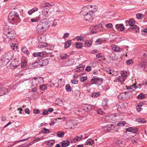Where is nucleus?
I'll return each instance as SVG.
<instances>
[{"instance_id":"obj_45","label":"nucleus","mask_w":147,"mask_h":147,"mask_svg":"<svg viewBox=\"0 0 147 147\" xmlns=\"http://www.w3.org/2000/svg\"><path fill=\"white\" fill-rule=\"evenodd\" d=\"M76 47L77 48L80 49L82 47V44L81 43L76 42Z\"/></svg>"},{"instance_id":"obj_62","label":"nucleus","mask_w":147,"mask_h":147,"mask_svg":"<svg viewBox=\"0 0 147 147\" xmlns=\"http://www.w3.org/2000/svg\"><path fill=\"white\" fill-rule=\"evenodd\" d=\"M121 74L122 77H125L127 76V74L126 73H125L123 71H122Z\"/></svg>"},{"instance_id":"obj_61","label":"nucleus","mask_w":147,"mask_h":147,"mask_svg":"<svg viewBox=\"0 0 147 147\" xmlns=\"http://www.w3.org/2000/svg\"><path fill=\"white\" fill-rule=\"evenodd\" d=\"M34 113L36 114H38L40 111L38 109H34Z\"/></svg>"},{"instance_id":"obj_13","label":"nucleus","mask_w":147,"mask_h":147,"mask_svg":"<svg viewBox=\"0 0 147 147\" xmlns=\"http://www.w3.org/2000/svg\"><path fill=\"white\" fill-rule=\"evenodd\" d=\"M146 63L144 61L141 62L138 65V69L141 70L144 69L146 67Z\"/></svg>"},{"instance_id":"obj_39","label":"nucleus","mask_w":147,"mask_h":147,"mask_svg":"<svg viewBox=\"0 0 147 147\" xmlns=\"http://www.w3.org/2000/svg\"><path fill=\"white\" fill-rule=\"evenodd\" d=\"M142 58L143 59V61H144L146 63H147V53H144L143 54Z\"/></svg>"},{"instance_id":"obj_46","label":"nucleus","mask_w":147,"mask_h":147,"mask_svg":"<svg viewBox=\"0 0 147 147\" xmlns=\"http://www.w3.org/2000/svg\"><path fill=\"white\" fill-rule=\"evenodd\" d=\"M65 89L67 92H70L71 91V87L69 84H67L66 86Z\"/></svg>"},{"instance_id":"obj_31","label":"nucleus","mask_w":147,"mask_h":147,"mask_svg":"<svg viewBox=\"0 0 147 147\" xmlns=\"http://www.w3.org/2000/svg\"><path fill=\"white\" fill-rule=\"evenodd\" d=\"M125 107L124 104L123 103H121L118 105L117 109L118 110H121L122 109H125Z\"/></svg>"},{"instance_id":"obj_9","label":"nucleus","mask_w":147,"mask_h":147,"mask_svg":"<svg viewBox=\"0 0 147 147\" xmlns=\"http://www.w3.org/2000/svg\"><path fill=\"white\" fill-rule=\"evenodd\" d=\"M93 11H90L87 13L84 16V18L86 20L88 21H90L92 20L93 18Z\"/></svg>"},{"instance_id":"obj_2","label":"nucleus","mask_w":147,"mask_h":147,"mask_svg":"<svg viewBox=\"0 0 147 147\" xmlns=\"http://www.w3.org/2000/svg\"><path fill=\"white\" fill-rule=\"evenodd\" d=\"M3 32L9 38L11 39L15 38L16 33L13 29L9 28V26H5L3 30Z\"/></svg>"},{"instance_id":"obj_18","label":"nucleus","mask_w":147,"mask_h":147,"mask_svg":"<svg viewBox=\"0 0 147 147\" xmlns=\"http://www.w3.org/2000/svg\"><path fill=\"white\" fill-rule=\"evenodd\" d=\"M9 62V61L6 58H5L4 57V58H3V59L1 60L0 61V63H2V66H5Z\"/></svg>"},{"instance_id":"obj_58","label":"nucleus","mask_w":147,"mask_h":147,"mask_svg":"<svg viewBox=\"0 0 147 147\" xmlns=\"http://www.w3.org/2000/svg\"><path fill=\"white\" fill-rule=\"evenodd\" d=\"M136 85L134 84L131 86H129V88H128L129 89L132 90V91L134 90L133 88H135L136 87Z\"/></svg>"},{"instance_id":"obj_15","label":"nucleus","mask_w":147,"mask_h":147,"mask_svg":"<svg viewBox=\"0 0 147 147\" xmlns=\"http://www.w3.org/2000/svg\"><path fill=\"white\" fill-rule=\"evenodd\" d=\"M126 130L129 132H132L133 133H136L138 131V130L136 128L132 127L127 128Z\"/></svg>"},{"instance_id":"obj_60","label":"nucleus","mask_w":147,"mask_h":147,"mask_svg":"<svg viewBox=\"0 0 147 147\" xmlns=\"http://www.w3.org/2000/svg\"><path fill=\"white\" fill-rule=\"evenodd\" d=\"M46 3H43L40 5L39 6V8L40 9L43 8L45 7V5H46Z\"/></svg>"},{"instance_id":"obj_63","label":"nucleus","mask_w":147,"mask_h":147,"mask_svg":"<svg viewBox=\"0 0 147 147\" xmlns=\"http://www.w3.org/2000/svg\"><path fill=\"white\" fill-rule=\"evenodd\" d=\"M96 42L97 43L98 45L101 44L102 43V41L100 40V39H98L96 41Z\"/></svg>"},{"instance_id":"obj_51","label":"nucleus","mask_w":147,"mask_h":147,"mask_svg":"<svg viewBox=\"0 0 147 147\" xmlns=\"http://www.w3.org/2000/svg\"><path fill=\"white\" fill-rule=\"evenodd\" d=\"M16 44L15 43H12V45H11V47L12 48L13 50H14L15 49H17L18 46H16Z\"/></svg>"},{"instance_id":"obj_36","label":"nucleus","mask_w":147,"mask_h":147,"mask_svg":"<svg viewBox=\"0 0 147 147\" xmlns=\"http://www.w3.org/2000/svg\"><path fill=\"white\" fill-rule=\"evenodd\" d=\"M102 105L105 109H107L108 108L107 102L106 100H103L102 101Z\"/></svg>"},{"instance_id":"obj_57","label":"nucleus","mask_w":147,"mask_h":147,"mask_svg":"<svg viewBox=\"0 0 147 147\" xmlns=\"http://www.w3.org/2000/svg\"><path fill=\"white\" fill-rule=\"evenodd\" d=\"M71 82L72 83L74 84H76L78 83V81L76 79H74V80H71Z\"/></svg>"},{"instance_id":"obj_33","label":"nucleus","mask_w":147,"mask_h":147,"mask_svg":"<svg viewBox=\"0 0 147 147\" xmlns=\"http://www.w3.org/2000/svg\"><path fill=\"white\" fill-rule=\"evenodd\" d=\"M92 43V42L90 40H88L86 41L85 43V47H90Z\"/></svg>"},{"instance_id":"obj_56","label":"nucleus","mask_w":147,"mask_h":147,"mask_svg":"<svg viewBox=\"0 0 147 147\" xmlns=\"http://www.w3.org/2000/svg\"><path fill=\"white\" fill-rule=\"evenodd\" d=\"M87 79V78L86 76H83L80 78V80L81 82H83L86 80Z\"/></svg>"},{"instance_id":"obj_17","label":"nucleus","mask_w":147,"mask_h":147,"mask_svg":"<svg viewBox=\"0 0 147 147\" xmlns=\"http://www.w3.org/2000/svg\"><path fill=\"white\" fill-rule=\"evenodd\" d=\"M115 27L118 30L123 31V30L124 27L123 24H117L115 25Z\"/></svg>"},{"instance_id":"obj_53","label":"nucleus","mask_w":147,"mask_h":147,"mask_svg":"<svg viewBox=\"0 0 147 147\" xmlns=\"http://www.w3.org/2000/svg\"><path fill=\"white\" fill-rule=\"evenodd\" d=\"M142 105H139L136 107V110L137 111L140 112L141 111V107Z\"/></svg>"},{"instance_id":"obj_49","label":"nucleus","mask_w":147,"mask_h":147,"mask_svg":"<svg viewBox=\"0 0 147 147\" xmlns=\"http://www.w3.org/2000/svg\"><path fill=\"white\" fill-rule=\"evenodd\" d=\"M133 61L132 59H129L128 60L126 61V63L127 65H129L133 63Z\"/></svg>"},{"instance_id":"obj_28","label":"nucleus","mask_w":147,"mask_h":147,"mask_svg":"<svg viewBox=\"0 0 147 147\" xmlns=\"http://www.w3.org/2000/svg\"><path fill=\"white\" fill-rule=\"evenodd\" d=\"M72 93L73 95L76 96H79L80 94V91L77 90H75L73 91Z\"/></svg>"},{"instance_id":"obj_21","label":"nucleus","mask_w":147,"mask_h":147,"mask_svg":"<svg viewBox=\"0 0 147 147\" xmlns=\"http://www.w3.org/2000/svg\"><path fill=\"white\" fill-rule=\"evenodd\" d=\"M91 107L90 105H85L84 107L83 110L86 112H88L91 110Z\"/></svg>"},{"instance_id":"obj_25","label":"nucleus","mask_w":147,"mask_h":147,"mask_svg":"<svg viewBox=\"0 0 147 147\" xmlns=\"http://www.w3.org/2000/svg\"><path fill=\"white\" fill-rule=\"evenodd\" d=\"M38 8L37 7H34L32 9L28 11V13L30 15H31L33 13L38 11Z\"/></svg>"},{"instance_id":"obj_41","label":"nucleus","mask_w":147,"mask_h":147,"mask_svg":"<svg viewBox=\"0 0 147 147\" xmlns=\"http://www.w3.org/2000/svg\"><path fill=\"white\" fill-rule=\"evenodd\" d=\"M136 17L138 19H141L144 17V15L141 13H138L136 14Z\"/></svg>"},{"instance_id":"obj_64","label":"nucleus","mask_w":147,"mask_h":147,"mask_svg":"<svg viewBox=\"0 0 147 147\" xmlns=\"http://www.w3.org/2000/svg\"><path fill=\"white\" fill-rule=\"evenodd\" d=\"M69 35V34L68 33H66L64 35L63 37L64 38H65L68 37Z\"/></svg>"},{"instance_id":"obj_38","label":"nucleus","mask_w":147,"mask_h":147,"mask_svg":"<svg viewBox=\"0 0 147 147\" xmlns=\"http://www.w3.org/2000/svg\"><path fill=\"white\" fill-rule=\"evenodd\" d=\"M104 25L103 23H101L97 25L98 28V30L101 31L102 30L103 27Z\"/></svg>"},{"instance_id":"obj_59","label":"nucleus","mask_w":147,"mask_h":147,"mask_svg":"<svg viewBox=\"0 0 147 147\" xmlns=\"http://www.w3.org/2000/svg\"><path fill=\"white\" fill-rule=\"evenodd\" d=\"M25 112L26 113L29 114L30 113V111L28 108H26L25 109Z\"/></svg>"},{"instance_id":"obj_8","label":"nucleus","mask_w":147,"mask_h":147,"mask_svg":"<svg viewBox=\"0 0 147 147\" xmlns=\"http://www.w3.org/2000/svg\"><path fill=\"white\" fill-rule=\"evenodd\" d=\"M46 5H45V7L42 10V14L44 16H45L48 14L49 9L51 8V5L49 3H46Z\"/></svg>"},{"instance_id":"obj_5","label":"nucleus","mask_w":147,"mask_h":147,"mask_svg":"<svg viewBox=\"0 0 147 147\" xmlns=\"http://www.w3.org/2000/svg\"><path fill=\"white\" fill-rule=\"evenodd\" d=\"M44 81L43 78L40 77L38 78H34L31 80L33 86L37 87L38 85H40V84Z\"/></svg>"},{"instance_id":"obj_12","label":"nucleus","mask_w":147,"mask_h":147,"mask_svg":"<svg viewBox=\"0 0 147 147\" xmlns=\"http://www.w3.org/2000/svg\"><path fill=\"white\" fill-rule=\"evenodd\" d=\"M13 55V52L12 51H10L6 52L5 53V57L10 61Z\"/></svg>"},{"instance_id":"obj_10","label":"nucleus","mask_w":147,"mask_h":147,"mask_svg":"<svg viewBox=\"0 0 147 147\" xmlns=\"http://www.w3.org/2000/svg\"><path fill=\"white\" fill-rule=\"evenodd\" d=\"M41 64V63H39L38 62H35L32 64V66L35 67L36 66V67H38V65H40V66H44L48 64L49 62L48 59H45L43 60H42Z\"/></svg>"},{"instance_id":"obj_7","label":"nucleus","mask_w":147,"mask_h":147,"mask_svg":"<svg viewBox=\"0 0 147 147\" xmlns=\"http://www.w3.org/2000/svg\"><path fill=\"white\" fill-rule=\"evenodd\" d=\"M87 138V137H83V136L82 135H81L80 136H77L72 139L70 138L69 139V140H71L70 142L71 143H75L78 141H80L81 140L83 139H84Z\"/></svg>"},{"instance_id":"obj_26","label":"nucleus","mask_w":147,"mask_h":147,"mask_svg":"<svg viewBox=\"0 0 147 147\" xmlns=\"http://www.w3.org/2000/svg\"><path fill=\"white\" fill-rule=\"evenodd\" d=\"M136 121L141 123H143L146 122V121L142 118L136 119Z\"/></svg>"},{"instance_id":"obj_43","label":"nucleus","mask_w":147,"mask_h":147,"mask_svg":"<svg viewBox=\"0 0 147 147\" xmlns=\"http://www.w3.org/2000/svg\"><path fill=\"white\" fill-rule=\"evenodd\" d=\"M40 20V18L39 17H36L35 18H32L31 21L33 22H36Z\"/></svg>"},{"instance_id":"obj_50","label":"nucleus","mask_w":147,"mask_h":147,"mask_svg":"<svg viewBox=\"0 0 147 147\" xmlns=\"http://www.w3.org/2000/svg\"><path fill=\"white\" fill-rule=\"evenodd\" d=\"M67 125L68 126V128L71 129L74 128V127H73V124L71 122H68L67 123Z\"/></svg>"},{"instance_id":"obj_48","label":"nucleus","mask_w":147,"mask_h":147,"mask_svg":"<svg viewBox=\"0 0 147 147\" xmlns=\"http://www.w3.org/2000/svg\"><path fill=\"white\" fill-rule=\"evenodd\" d=\"M117 79L118 82H121V83L123 82L125 80V79L122 77L118 78Z\"/></svg>"},{"instance_id":"obj_37","label":"nucleus","mask_w":147,"mask_h":147,"mask_svg":"<svg viewBox=\"0 0 147 147\" xmlns=\"http://www.w3.org/2000/svg\"><path fill=\"white\" fill-rule=\"evenodd\" d=\"M49 129H47L45 127L42 128L41 130L42 132L44 134L49 133Z\"/></svg>"},{"instance_id":"obj_1","label":"nucleus","mask_w":147,"mask_h":147,"mask_svg":"<svg viewBox=\"0 0 147 147\" xmlns=\"http://www.w3.org/2000/svg\"><path fill=\"white\" fill-rule=\"evenodd\" d=\"M50 25L46 20H43L37 25L36 32L39 34H42L49 28Z\"/></svg>"},{"instance_id":"obj_30","label":"nucleus","mask_w":147,"mask_h":147,"mask_svg":"<svg viewBox=\"0 0 147 147\" xmlns=\"http://www.w3.org/2000/svg\"><path fill=\"white\" fill-rule=\"evenodd\" d=\"M71 44V41L68 40L65 42V48H67L69 47Z\"/></svg>"},{"instance_id":"obj_27","label":"nucleus","mask_w":147,"mask_h":147,"mask_svg":"<svg viewBox=\"0 0 147 147\" xmlns=\"http://www.w3.org/2000/svg\"><path fill=\"white\" fill-rule=\"evenodd\" d=\"M111 48L113 50L116 52L118 51L120 49L119 47L116 45L112 46Z\"/></svg>"},{"instance_id":"obj_16","label":"nucleus","mask_w":147,"mask_h":147,"mask_svg":"<svg viewBox=\"0 0 147 147\" xmlns=\"http://www.w3.org/2000/svg\"><path fill=\"white\" fill-rule=\"evenodd\" d=\"M61 147H66L69 145L70 141L68 140H64L61 142Z\"/></svg>"},{"instance_id":"obj_52","label":"nucleus","mask_w":147,"mask_h":147,"mask_svg":"<svg viewBox=\"0 0 147 147\" xmlns=\"http://www.w3.org/2000/svg\"><path fill=\"white\" fill-rule=\"evenodd\" d=\"M26 64V60H24L23 62L22 63L21 67L22 68H24L25 67Z\"/></svg>"},{"instance_id":"obj_54","label":"nucleus","mask_w":147,"mask_h":147,"mask_svg":"<svg viewBox=\"0 0 147 147\" xmlns=\"http://www.w3.org/2000/svg\"><path fill=\"white\" fill-rule=\"evenodd\" d=\"M105 26L107 28H111L113 27V25L111 23L106 24Z\"/></svg>"},{"instance_id":"obj_3","label":"nucleus","mask_w":147,"mask_h":147,"mask_svg":"<svg viewBox=\"0 0 147 147\" xmlns=\"http://www.w3.org/2000/svg\"><path fill=\"white\" fill-rule=\"evenodd\" d=\"M125 25L126 26L129 27L128 29H131L136 32H138L139 30V27L138 26L135 25V22L133 19H130L129 20L125 21Z\"/></svg>"},{"instance_id":"obj_4","label":"nucleus","mask_w":147,"mask_h":147,"mask_svg":"<svg viewBox=\"0 0 147 147\" xmlns=\"http://www.w3.org/2000/svg\"><path fill=\"white\" fill-rule=\"evenodd\" d=\"M19 17L18 13L15 11H12L9 13L8 18L9 20L13 21L16 23L19 19Z\"/></svg>"},{"instance_id":"obj_40","label":"nucleus","mask_w":147,"mask_h":147,"mask_svg":"<svg viewBox=\"0 0 147 147\" xmlns=\"http://www.w3.org/2000/svg\"><path fill=\"white\" fill-rule=\"evenodd\" d=\"M137 98L138 99H142L145 98V96L142 93H140L137 96Z\"/></svg>"},{"instance_id":"obj_19","label":"nucleus","mask_w":147,"mask_h":147,"mask_svg":"<svg viewBox=\"0 0 147 147\" xmlns=\"http://www.w3.org/2000/svg\"><path fill=\"white\" fill-rule=\"evenodd\" d=\"M44 53L43 52L34 53L33 54V56L35 57H42Z\"/></svg>"},{"instance_id":"obj_23","label":"nucleus","mask_w":147,"mask_h":147,"mask_svg":"<svg viewBox=\"0 0 147 147\" xmlns=\"http://www.w3.org/2000/svg\"><path fill=\"white\" fill-rule=\"evenodd\" d=\"M126 96L127 100L128 98H130L133 96V93L131 91H129L127 92H126Z\"/></svg>"},{"instance_id":"obj_55","label":"nucleus","mask_w":147,"mask_h":147,"mask_svg":"<svg viewBox=\"0 0 147 147\" xmlns=\"http://www.w3.org/2000/svg\"><path fill=\"white\" fill-rule=\"evenodd\" d=\"M91 29L90 32L92 34H94L97 31L93 28L92 26L91 27Z\"/></svg>"},{"instance_id":"obj_14","label":"nucleus","mask_w":147,"mask_h":147,"mask_svg":"<svg viewBox=\"0 0 147 147\" xmlns=\"http://www.w3.org/2000/svg\"><path fill=\"white\" fill-rule=\"evenodd\" d=\"M126 92L121 93L118 96V98L120 100H127V97L126 95Z\"/></svg>"},{"instance_id":"obj_47","label":"nucleus","mask_w":147,"mask_h":147,"mask_svg":"<svg viewBox=\"0 0 147 147\" xmlns=\"http://www.w3.org/2000/svg\"><path fill=\"white\" fill-rule=\"evenodd\" d=\"M40 89L42 91H44L47 89V86L43 84L40 86Z\"/></svg>"},{"instance_id":"obj_35","label":"nucleus","mask_w":147,"mask_h":147,"mask_svg":"<svg viewBox=\"0 0 147 147\" xmlns=\"http://www.w3.org/2000/svg\"><path fill=\"white\" fill-rule=\"evenodd\" d=\"M104 71H105L107 73L109 74H112L111 71H112V70L109 68L107 67H105L104 69Z\"/></svg>"},{"instance_id":"obj_20","label":"nucleus","mask_w":147,"mask_h":147,"mask_svg":"<svg viewBox=\"0 0 147 147\" xmlns=\"http://www.w3.org/2000/svg\"><path fill=\"white\" fill-rule=\"evenodd\" d=\"M20 64H15L13 62L11 63L10 64L9 67L11 69H14L17 67Z\"/></svg>"},{"instance_id":"obj_44","label":"nucleus","mask_w":147,"mask_h":147,"mask_svg":"<svg viewBox=\"0 0 147 147\" xmlns=\"http://www.w3.org/2000/svg\"><path fill=\"white\" fill-rule=\"evenodd\" d=\"M22 51L24 53H26L27 54H28L29 53V52L27 50L26 47H24L22 49Z\"/></svg>"},{"instance_id":"obj_22","label":"nucleus","mask_w":147,"mask_h":147,"mask_svg":"<svg viewBox=\"0 0 147 147\" xmlns=\"http://www.w3.org/2000/svg\"><path fill=\"white\" fill-rule=\"evenodd\" d=\"M47 144L48 146L51 147L53 146L54 144V141L53 140H49L47 141Z\"/></svg>"},{"instance_id":"obj_34","label":"nucleus","mask_w":147,"mask_h":147,"mask_svg":"<svg viewBox=\"0 0 147 147\" xmlns=\"http://www.w3.org/2000/svg\"><path fill=\"white\" fill-rule=\"evenodd\" d=\"M100 95V93L99 92H95L92 94L91 96L94 98H96L99 96Z\"/></svg>"},{"instance_id":"obj_29","label":"nucleus","mask_w":147,"mask_h":147,"mask_svg":"<svg viewBox=\"0 0 147 147\" xmlns=\"http://www.w3.org/2000/svg\"><path fill=\"white\" fill-rule=\"evenodd\" d=\"M84 69V67L82 66H79L75 69V70L78 72L82 71Z\"/></svg>"},{"instance_id":"obj_24","label":"nucleus","mask_w":147,"mask_h":147,"mask_svg":"<svg viewBox=\"0 0 147 147\" xmlns=\"http://www.w3.org/2000/svg\"><path fill=\"white\" fill-rule=\"evenodd\" d=\"M94 143V141L91 139L88 140L86 142V145H92Z\"/></svg>"},{"instance_id":"obj_32","label":"nucleus","mask_w":147,"mask_h":147,"mask_svg":"<svg viewBox=\"0 0 147 147\" xmlns=\"http://www.w3.org/2000/svg\"><path fill=\"white\" fill-rule=\"evenodd\" d=\"M64 135V132H61V131H58L57 134V136L60 138H62L63 137Z\"/></svg>"},{"instance_id":"obj_42","label":"nucleus","mask_w":147,"mask_h":147,"mask_svg":"<svg viewBox=\"0 0 147 147\" xmlns=\"http://www.w3.org/2000/svg\"><path fill=\"white\" fill-rule=\"evenodd\" d=\"M125 124L126 122L125 121H120L117 123V125L118 126H121L125 125Z\"/></svg>"},{"instance_id":"obj_6","label":"nucleus","mask_w":147,"mask_h":147,"mask_svg":"<svg viewBox=\"0 0 147 147\" xmlns=\"http://www.w3.org/2000/svg\"><path fill=\"white\" fill-rule=\"evenodd\" d=\"M103 79L101 78H99L96 76H93L91 80L92 84H97V85H100L103 82Z\"/></svg>"},{"instance_id":"obj_11","label":"nucleus","mask_w":147,"mask_h":147,"mask_svg":"<svg viewBox=\"0 0 147 147\" xmlns=\"http://www.w3.org/2000/svg\"><path fill=\"white\" fill-rule=\"evenodd\" d=\"M8 93L7 89L3 87L2 85L0 84V96L5 94L6 93Z\"/></svg>"}]
</instances>
